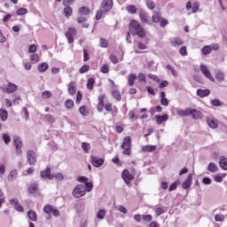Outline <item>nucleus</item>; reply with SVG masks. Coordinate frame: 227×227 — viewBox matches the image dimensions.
Segmentation results:
<instances>
[{
    "label": "nucleus",
    "mask_w": 227,
    "mask_h": 227,
    "mask_svg": "<svg viewBox=\"0 0 227 227\" xmlns=\"http://www.w3.org/2000/svg\"><path fill=\"white\" fill-rule=\"evenodd\" d=\"M129 33L134 36L137 35L139 38H145L146 36V32L145 31V28L136 20H132L129 22Z\"/></svg>",
    "instance_id": "1"
},
{
    "label": "nucleus",
    "mask_w": 227,
    "mask_h": 227,
    "mask_svg": "<svg viewBox=\"0 0 227 227\" xmlns=\"http://www.w3.org/2000/svg\"><path fill=\"white\" fill-rule=\"evenodd\" d=\"M113 8V0H103L100 9L97 12L96 20H100L105 13Z\"/></svg>",
    "instance_id": "2"
},
{
    "label": "nucleus",
    "mask_w": 227,
    "mask_h": 227,
    "mask_svg": "<svg viewBox=\"0 0 227 227\" xmlns=\"http://www.w3.org/2000/svg\"><path fill=\"white\" fill-rule=\"evenodd\" d=\"M41 176L44 180H52V178H57V180H63L64 176L61 172H51V171H41Z\"/></svg>",
    "instance_id": "3"
},
{
    "label": "nucleus",
    "mask_w": 227,
    "mask_h": 227,
    "mask_svg": "<svg viewBox=\"0 0 227 227\" xmlns=\"http://www.w3.org/2000/svg\"><path fill=\"white\" fill-rule=\"evenodd\" d=\"M121 148L123 150V155H130V148H132V140L130 137H124Z\"/></svg>",
    "instance_id": "4"
},
{
    "label": "nucleus",
    "mask_w": 227,
    "mask_h": 227,
    "mask_svg": "<svg viewBox=\"0 0 227 227\" xmlns=\"http://www.w3.org/2000/svg\"><path fill=\"white\" fill-rule=\"evenodd\" d=\"M200 70L203 74L204 77L211 81V82H215V78L213 77L212 73L207 65L200 64Z\"/></svg>",
    "instance_id": "5"
},
{
    "label": "nucleus",
    "mask_w": 227,
    "mask_h": 227,
    "mask_svg": "<svg viewBox=\"0 0 227 227\" xmlns=\"http://www.w3.org/2000/svg\"><path fill=\"white\" fill-rule=\"evenodd\" d=\"M86 194V187L82 184H78L73 191V196L74 198H82Z\"/></svg>",
    "instance_id": "6"
},
{
    "label": "nucleus",
    "mask_w": 227,
    "mask_h": 227,
    "mask_svg": "<svg viewBox=\"0 0 227 227\" xmlns=\"http://www.w3.org/2000/svg\"><path fill=\"white\" fill-rule=\"evenodd\" d=\"M17 85L12 82L0 86V90H2L4 93H13L14 91H17Z\"/></svg>",
    "instance_id": "7"
},
{
    "label": "nucleus",
    "mask_w": 227,
    "mask_h": 227,
    "mask_svg": "<svg viewBox=\"0 0 227 227\" xmlns=\"http://www.w3.org/2000/svg\"><path fill=\"white\" fill-rule=\"evenodd\" d=\"M43 212L45 214H48V215H54V217H59V211H58V209H56V207L51 206V205H47L43 207Z\"/></svg>",
    "instance_id": "8"
},
{
    "label": "nucleus",
    "mask_w": 227,
    "mask_h": 227,
    "mask_svg": "<svg viewBox=\"0 0 227 227\" xmlns=\"http://www.w3.org/2000/svg\"><path fill=\"white\" fill-rule=\"evenodd\" d=\"M219 49V46L217 44H211L207 46H204L201 49V52L204 56H208V54L212 53V51H217Z\"/></svg>",
    "instance_id": "9"
},
{
    "label": "nucleus",
    "mask_w": 227,
    "mask_h": 227,
    "mask_svg": "<svg viewBox=\"0 0 227 227\" xmlns=\"http://www.w3.org/2000/svg\"><path fill=\"white\" fill-rule=\"evenodd\" d=\"M27 162H28V164H30V166H35V164H36V153L35 152L27 151Z\"/></svg>",
    "instance_id": "10"
},
{
    "label": "nucleus",
    "mask_w": 227,
    "mask_h": 227,
    "mask_svg": "<svg viewBox=\"0 0 227 227\" xmlns=\"http://www.w3.org/2000/svg\"><path fill=\"white\" fill-rule=\"evenodd\" d=\"M13 145L16 148V153L20 155L22 153V140L18 136L13 137Z\"/></svg>",
    "instance_id": "11"
},
{
    "label": "nucleus",
    "mask_w": 227,
    "mask_h": 227,
    "mask_svg": "<svg viewBox=\"0 0 227 227\" xmlns=\"http://www.w3.org/2000/svg\"><path fill=\"white\" fill-rule=\"evenodd\" d=\"M77 35L75 28L69 27L67 32H66V37L68 41V43H74V37Z\"/></svg>",
    "instance_id": "12"
},
{
    "label": "nucleus",
    "mask_w": 227,
    "mask_h": 227,
    "mask_svg": "<svg viewBox=\"0 0 227 227\" xmlns=\"http://www.w3.org/2000/svg\"><path fill=\"white\" fill-rule=\"evenodd\" d=\"M121 176L125 184H129L130 182H132V180H134V172L122 171Z\"/></svg>",
    "instance_id": "13"
},
{
    "label": "nucleus",
    "mask_w": 227,
    "mask_h": 227,
    "mask_svg": "<svg viewBox=\"0 0 227 227\" xmlns=\"http://www.w3.org/2000/svg\"><path fill=\"white\" fill-rule=\"evenodd\" d=\"M109 82L112 84V95L114 98H115V100H118V102H120V100H121V94H120V91L115 88L114 81L109 80Z\"/></svg>",
    "instance_id": "14"
},
{
    "label": "nucleus",
    "mask_w": 227,
    "mask_h": 227,
    "mask_svg": "<svg viewBox=\"0 0 227 227\" xmlns=\"http://www.w3.org/2000/svg\"><path fill=\"white\" fill-rule=\"evenodd\" d=\"M10 204L15 208V210H17L18 212H24V207H22V205H20V203L19 202V200L17 199H12L10 200Z\"/></svg>",
    "instance_id": "15"
},
{
    "label": "nucleus",
    "mask_w": 227,
    "mask_h": 227,
    "mask_svg": "<svg viewBox=\"0 0 227 227\" xmlns=\"http://www.w3.org/2000/svg\"><path fill=\"white\" fill-rule=\"evenodd\" d=\"M207 123L210 129H217L219 127V122L213 117H207Z\"/></svg>",
    "instance_id": "16"
},
{
    "label": "nucleus",
    "mask_w": 227,
    "mask_h": 227,
    "mask_svg": "<svg viewBox=\"0 0 227 227\" xmlns=\"http://www.w3.org/2000/svg\"><path fill=\"white\" fill-rule=\"evenodd\" d=\"M91 163H92V166H94L95 168H100V166L104 164V159L92 156Z\"/></svg>",
    "instance_id": "17"
},
{
    "label": "nucleus",
    "mask_w": 227,
    "mask_h": 227,
    "mask_svg": "<svg viewBox=\"0 0 227 227\" xmlns=\"http://www.w3.org/2000/svg\"><path fill=\"white\" fill-rule=\"evenodd\" d=\"M170 43L172 47H180V45H184V40L180 37H174L170 39Z\"/></svg>",
    "instance_id": "18"
},
{
    "label": "nucleus",
    "mask_w": 227,
    "mask_h": 227,
    "mask_svg": "<svg viewBox=\"0 0 227 227\" xmlns=\"http://www.w3.org/2000/svg\"><path fill=\"white\" fill-rule=\"evenodd\" d=\"M104 98H106V95H101L98 97V104L97 106V109L98 113H102L104 111L105 104H104Z\"/></svg>",
    "instance_id": "19"
},
{
    "label": "nucleus",
    "mask_w": 227,
    "mask_h": 227,
    "mask_svg": "<svg viewBox=\"0 0 227 227\" xmlns=\"http://www.w3.org/2000/svg\"><path fill=\"white\" fill-rule=\"evenodd\" d=\"M155 119L158 125H161V123H164V121H168V120L169 119V116L168 114L156 115Z\"/></svg>",
    "instance_id": "20"
},
{
    "label": "nucleus",
    "mask_w": 227,
    "mask_h": 227,
    "mask_svg": "<svg viewBox=\"0 0 227 227\" xmlns=\"http://www.w3.org/2000/svg\"><path fill=\"white\" fill-rule=\"evenodd\" d=\"M192 184V174H190L187 179L183 183L182 187L183 189H189Z\"/></svg>",
    "instance_id": "21"
},
{
    "label": "nucleus",
    "mask_w": 227,
    "mask_h": 227,
    "mask_svg": "<svg viewBox=\"0 0 227 227\" xmlns=\"http://www.w3.org/2000/svg\"><path fill=\"white\" fill-rule=\"evenodd\" d=\"M197 95H198V97H200V98H203L208 97V95H210V90L199 89V90H197Z\"/></svg>",
    "instance_id": "22"
},
{
    "label": "nucleus",
    "mask_w": 227,
    "mask_h": 227,
    "mask_svg": "<svg viewBox=\"0 0 227 227\" xmlns=\"http://www.w3.org/2000/svg\"><path fill=\"white\" fill-rule=\"evenodd\" d=\"M137 79V75L132 73L128 76V84L129 86H134L136 80Z\"/></svg>",
    "instance_id": "23"
},
{
    "label": "nucleus",
    "mask_w": 227,
    "mask_h": 227,
    "mask_svg": "<svg viewBox=\"0 0 227 227\" xmlns=\"http://www.w3.org/2000/svg\"><path fill=\"white\" fill-rule=\"evenodd\" d=\"M27 191H28L29 194L36 193V191H38V184L33 183V184H29Z\"/></svg>",
    "instance_id": "24"
},
{
    "label": "nucleus",
    "mask_w": 227,
    "mask_h": 227,
    "mask_svg": "<svg viewBox=\"0 0 227 227\" xmlns=\"http://www.w3.org/2000/svg\"><path fill=\"white\" fill-rule=\"evenodd\" d=\"M48 68H49V64H47L45 62L39 64L37 67V70L41 74H43V72H47Z\"/></svg>",
    "instance_id": "25"
},
{
    "label": "nucleus",
    "mask_w": 227,
    "mask_h": 227,
    "mask_svg": "<svg viewBox=\"0 0 227 227\" xmlns=\"http://www.w3.org/2000/svg\"><path fill=\"white\" fill-rule=\"evenodd\" d=\"M220 168L227 171V158L224 156H221L219 160Z\"/></svg>",
    "instance_id": "26"
},
{
    "label": "nucleus",
    "mask_w": 227,
    "mask_h": 227,
    "mask_svg": "<svg viewBox=\"0 0 227 227\" xmlns=\"http://www.w3.org/2000/svg\"><path fill=\"white\" fill-rule=\"evenodd\" d=\"M176 114L178 116H189L191 114V108L184 109H176Z\"/></svg>",
    "instance_id": "27"
},
{
    "label": "nucleus",
    "mask_w": 227,
    "mask_h": 227,
    "mask_svg": "<svg viewBox=\"0 0 227 227\" xmlns=\"http://www.w3.org/2000/svg\"><path fill=\"white\" fill-rule=\"evenodd\" d=\"M139 17H140V20L142 22H145L146 24H150V22H148V13H146V12L141 11L139 12Z\"/></svg>",
    "instance_id": "28"
},
{
    "label": "nucleus",
    "mask_w": 227,
    "mask_h": 227,
    "mask_svg": "<svg viewBox=\"0 0 227 227\" xmlns=\"http://www.w3.org/2000/svg\"><path fill=\"white\" fill-rule=\"evenodd\" d=\"M75 91H77V88L75 87V82H71L68 85V93L69 95H75Z\"/></svg>",
    "instance_id": "29"
},
{
    "label": "nucleus",
    "mask_w": 227,
    "mask_h": 227,
    "mask_svg": "<svg viewBox=\"0 0 227 227\" xmlns=\"http://www.w3.org/2000/svg\"><path fill=\"white\" fill-rule=\"evenodd\" d=\"M216 81H218V82H224V73L221 72V71H217L215 73V75Z\"/></svg>",
    "instance_id": "30"
},
{
    "label": "nucleus",
    "mask_w": 227,
    "mask_h": 227,
    "mask_svg": "<svg viewBox=\"0 0 227 227\" xmlns=\"http://www.w3.org/2000/svg\"><path fill=\"white\" fill-rule=\"evenodd\" d=\"M0 118L2 121H6L8 120V111L4 108H0Z\"/></svg>",
    "instance_id": "31"
},
{
    "label": "nucleus",
    "mask_w": 227,
    "mask_h": 227,
    "mask_svg": "<svg viewBox=\"0 0 227 227\" xmlns=\"http://www.w3.org/2000/svg\"><path fill=\"white\" fill-rule=\"evenodd\" d=\"M29 59L31 63L35 65V63H38L40 61V55H38V53H33L30 55Z\"/></svg>",
    "instance_id": "32"
},
{
    "label": "nucleus",
    "mask_w": 227,
    "mask_h": 227,
    "mask_svg": "<svg viewBox=\"0 0 227 227\" xmlns=\"http://www.w3.org/2000/svg\"><path fill=\"white\" fill-rule=\"evenodd\" d=\"M155 150H157V146L156 145H143L142 146V151L143 152H155Z\"/></svg>",
    "instance_id": "33"
},
{
    "label": "nucleus",
    "mask_w": 227,
    "mask_h": 227,
    "mask_svg": "<svg viewBox=\"0 0 227 227\" xmlns=\"http://www.w3.org/2000/svg\"><path fill=\"white\" fill-rule=\"evenodd\" d=\"M106 209H99L97 213V219H98L99 221H102L105 219L106 217Z\"/></svg>",
    "instance_id": "34"
},
{
    "label": "nucleus",
    "mask_w": 227,
    "mask_h": 227,
    "mask_svg": "<svg viewBox=\"0 0 227 227\" xmlns=\"http://www.w3.org/2000/svg\"><path fill=\"white\" fill-rule=\"evenodd\" d=\"M190 114H192V118H194V120H200V118H201V114L195 109L190 108Z\"/></svg>",
    "instance_id": "35"
},
{
    "label": "nucleus",
    "mask_w": 227,
    "mask_h": 227,
    "mask_svg": "<svg viewBox=\"0 0 227 227\" xmlns=\"http://www.w3.org/2000/svg\"><path fill=\"white\" fill-rule=\"evenodd\" d=\"M82 149L83 150V152L85 153H88V152H90V150H91V145L88 142H82Z\"/></svg>",
    "instance_id": "36"
},
{
    "label": "nucleus",
    "mask_w": 227,
    "mask_h": 227,
    "mask_svg": "<svg viewBox=\"0 0 227 227\" xmlns=\"http://www.w3.org/2000/svg\"><path fill=\"white\" fill-rule=\"evenodd\" d=\"M162 20V17L160 12H153V22L159 23Z\"/></svg>",
    "instance_id": "37"
},
{
    "label": "nucleus",
    "mask_w": 227,
    "mask_h": 227,
    "mask_svg": "<svg viewBox=\"0 0 227 227\" xmlns=\"http://www.w3.org/2000/svg\"><path fill=\"white\" fill-rule=\"evenodd\" d=\"M27 216L30 221H37L38 217L36 216V213L33 210L27 212Z\"/></svg>",
    "instance_id": "38"
},
{
    "label": "nucleus",
    "mask_w": 227,
    "mask_h": 227,
    "mask_svg": "<svg viewBox=\"0 0 227 227\" xmlns=\"http://www.w3.org/2000/svg\"><path fill=\"white\" fill-rule=\"evenodd\" d=\"M137 79L140 84H146V75L145 74L143 73L138 74Z\"/></svg>",
    "instance_id": "39"
},
{
    "label": "nucleus",
    "mask_w": 227,
    "mask_h": 227,
    "mask_svg": "<svg viewBox=\"0 0 227 227\" xmlns=\"http://www.w3.org/2000/svg\"><path fill=\"white\" fill-rule=\"evenodd\" d=\"M43 118L45 120V121H47V123L52 124L54 123V121H56V120L54 119V116L51 115V114H45L43 115Z\"/></svg>",
    "instance_id": "40"
},
{
    "label": "nucleus",
    "mask_w": 227,
    "mask_h": 227,
    "mask_svg": "<svg viewBox=\"0 0 227 227\" xmlns=\"http://www.w3.org/2000/svg\"><path fill=\"white\" fill-rule=\"evenodd\" d=\"M116 209H117L119 212H121V214H124V215H127V214H129V210H128L127 207H125V206H123V205H119V206H117V207H116Z\"/></svg>",
    "instance_id": "41"
},
{
    "label": "nucleus",
    "mask_w": 227,
    "mask_h": 227,
    "mask_svg": "<svg viewBox=\"0 0 227 227\" xmlns=\"http://www.w3.org/2000/svg\"><path fill=\"white\" fill-rule=\"evenodd\" d=\"M145 4L148 10H155V2L153 0H146Z\"/></svg>",
    "instance_id": "42"
},
{
    "label": "nucleus",
    "mask_w": 227,
    "mask_h": 227,
    "mask_svg": "<svg viewBox=\"0 0 227 227\" xmlns=\"http://www.w3.org/2000/svg\"><path fill=\"white\" fill-rule=\"evenodd\" d=\"M224 178H226V174L222 173V174H218L216 176H215V181L221 183L223 182V180H224Z\"/></svg>",
    "instance_id": "43"
},
{
    "label": "nucleus",
    "mask_w": 227,
    "mask_h": 227,
    "mask_svg": "<svg viewBox=\"0 0 227 227\" xmlns=\"http://www.w3.org/2000/svg\"><path fill=\"white\" fill-rule=\"evenodd\" d=\"M51 97H52V92L49 90H44L42 92V98H43V100H47V98H51Z\"/></svg>",
    "instance_id": "44"
},
{
    "label": "nucleus",
    "mask_w": 227,
    "mask_h": 227,
    "mask_svg": "<svg viewBox=\"0 0 227 227\" xmlns=\"http://www.w3.org/2000/svg\"><path fill=\"white\" fill-rule=\"evenodd\" d=\"M86 20V18L85 17H79L77 19V22L78 24H82V27H89L90 25L88 23H84V21Z\"/></svg>",
    "instance_id": "45"
},
{
    "label": "nucleus",
    "mask_w": 227,
    "mask_h": 227,
    "mask_svg": "<svg viewBox=\"0 0 227 227\" xmlns=\"http://www.w3.org/2000/svg\"><path fill=\"white\" fill-rule=\"evenodd\" d=\"M99 45L103 49H106V47L109 46V43L107 42V40L106 38H100Z\"/></svg>",
    "instance_id": "46"
},
{
    "label": "nucleus",
    "mask_w": 227,
    "mask_h": 227,
    "mask_svg": "<svg viewBox=\"0 0 227 227\" xmlns=\"http://www.w3.org/2000/svg\"><path fill=\"white\" fill-rule=\"evenodd\" d=\"M80 15H88L90 13V9L86 6L81 7L79 9Z\"/></svg>",
    "instance_id": "47"
},
{
    "label": "nucleus",
    "mask_w": 227,
    "mask_h": 227,
    "mask_svg": "<svg viewBox=\"0 0 227 227\" xmlns=\"http://www.w3.org/2000/svg\"><path fill=\"white\" fill-rule=\"evenodd\" d=\"M199 10H200V3L198 2L193 3L192 6V13H198Z\"/></svg>",
    "instance_id": "48"
},
{
    "label": "nucleus",
    "mask_w": 227,
    "mask_h": 227,
    "mask_svg": "<svg viewBox=\"0 0 227 227\" xmlns=\"http://www.w3.org/2000/svg\"><path fill=\"white\" fill-rule=\"evenodd\" d=\"M20 102H22V99L20 98V96L14 95V98L12 100V104L14 106H19V105H20Z\"/></svg>",
    "instance_id": "49"
},
{
    "label": "nucleus",
    "mask_w": 227,
    "mask_h": 227,
    "mask_svg": "<svg viewBox=\"0 0 227 227\" xmlns=\"http://www.w3.org/2000/svg\"><path fill=\"white\" fill-rule=\"evenodd\" d=\"M95 84V79L90 78L87 81V88L88 90H93V85Z\"/></svg>",
    "instance_id": "50"
},
{
    "label": "nucleus",
    "mask_w": 227,
    "mask_h": 227,
    "mask_svg": "<svg viewBox=\"0 0 227 227\" xmlns=\"http://www.w3.org/2000/svg\"><path fill=\"white\" fill-rule=\"evenodd\" d=\"M126 10L129 13H136L137 12L136 5H129Z\"/></svg>",
    "instance_id": "51"
},
{
    "label": "nucleus",
    "mask_w": 227,
    "mask_h": 227,
    "mask_svg": "<svg viewBox=\"0 0 227 227\" xmlns=\"http://www.w3.org/2000/svg\"><path fill=\"white\" fill-rule=\"evenodd\" d=\"M167 69L171 71L174 77H178V72H176L175 67H172L171 65H167Z\"/></svg>",
    "instance_id": "52"
},
{
    "label": "nucleus",
    "mask_w": 227,
    "mask_h": 227,
    "mask_svg": "<svg viewBox=\"0 0 227 227\" xmlns=\"http://www.w3.org/2000/svg\"><path fill=\"white\" fill-rule=\"evenodd\" d=\"M65 106L67 107V109H72V107H74V100L72 99L66 100Z\"/></svg>",
    "instance_id": "53"
},
{
    "label": "nucleus",
    "mask_w": 227,
    "mask_h": 227,
    "mask_svg": "<svg viewBox=\"0 0 227 227\" xmlns=\"http://www.w3.org/2000/svg\"><path fill=\"white\" fill-rule=\"evenodd\" d=\"M64 13L66 17H70L72 15V7L70 6H66L64 9Z\"/></svg>",
    "instance_id": "54"
},
{
    "label": "nucleus",
    "mask_w": 227,
    "mask_h": 227,
    "mask_svg": "<svg viewBox=\"0 0 227 227\" xmlns=\"http://www.w3.org/2000/svg\"><path fill=\"white\" fill-rule=\"evenodd\" d=\"M92 190H93V184H91L90 182H86L85 183V191L87 192H91Z\"/></svg>",
    "instance_id": "55"
},
{
    "label": "nucleus",
    "mask_w": 227,
    "mask_h": 227,
    "mask_svg": "<svg viewBox=\"0 0 227 227\" xmlns=\"http://www.w3.org/2000/svg\"><path fill=\"white\" fill-rule=\"evenodd\" d=\"M2 139H4V143H5L6 145H8V144L12 141V139L10 138V135H8V134H6V133H4V134L2 135Z\"/></svg>",
    "instance_id": "56"
},
{
    "label": "nucleus",
    "mask_w": 227,
    "mask_h": 227,
    "mask_svg": "<svg viewBox=\"0 0 227 227\" xmlns=\"http://www.w3.org/2000/svg\"><path fill=\"white\" fill-rule=\"evenodd\" d=\"M207 169L209 171H217V165H215V163H214V162H211L208 164Z\"/></svg>",
    "instance_id": "57"
},
{
    "label": "nucleus",
    "mask_w": 227,
    "mask_h": 227,
    "mask_svg": "<svg viewBox=\"0 0 227 227\" xmlns=\"http://www.w3.org/2000/svg\"><path fill=\"white\" fill-rule=\"evenodd\" d=\"M102 74H109V65L105 64L101 67Z\"/></svg>",
    "instance_id": "58"
},
{
    "label": "nucleus",
    "mask_w": 227,
    "mask_h": 227,
    "mask_svg": "<svg viewBox=\"0 0 227 227\" xmlns=\"http://www.w3.org/2000/svg\"><path fill=\"white\" fill-rule=\"evenodd\" d=\"M154 211L156 214V217H159V215H162V214H164V208L162 207H156Z\"/></svg>",
    "instance_id": "59"
},
{
    "label": "nucleus",
    "mask_w": 227,
    "mask_h": 227,
    "mask_svg": "<svg viewBox=\"0 0 227 227\" xmlns=\"http://www.w3.org/2000/svg\"><path fill=\"white\" fill-rule=\"evenodd\" d=\"M215 221H216V223H223V221H224V216L222 214L216 215L215 216Z\"/></svg>",
    "instance_id": "60"
},
{
    "label": "nucleus",
    "mask_w": 227,
    "mask_h": 227,
    "mask_svg": "<svg viewBox=\"0 0 227 227\" xmlns=\"http://www.w3.org/2000/svg\"><path fill=\"white\" fill-rule=\"evenodd\" d=\"M142 219L145 223H150V221H152V219H153V216L151 215H142Z\"/></svg>",
    "instance_id": "61"
},
{
    "label": "nucleus",
    "mask_w": 227,
    "mask_h": 227,
    "mask_svg": "<svg viewBox=\"0 0 227 227\" xmlns=\"http://www.w3.org/2000/svg\"><path fill=\"white\" fill-rule=\"evenodd\" d=\"M90 70V66L84 65L80 68V74H86Z\"/></svg>",
    "instance_id": "62"
},
{
    "label": "nucleus",
    "mask_w": 227,
    "mask_h": 227,
    "mask_svg": "<svg viewBox=\"0 0 227 227\" xmlns=\"http://www.w3.org/2000/svg\"><path fill=\"white\" fill-rule=\"evenodd\" d=\"M26 13H27V9L26 8H20L17 11V15H26Z\"/></svg>",
    "instance_id": "63"
},
{
    "label": "nucleus",
    "mask_w": 227,
    "mask_h": 227,
    "mask_svg": "<svg viewBox=\"0 0 227 227\" xmlns=\"http://www.w3.org/2000/svg\"><path fill=\"white\" fill-rule=\"evenodd\" d=\"M28 52L35 54V52H36V44H31L28 48Z\"/></svg>",
    "instance_id": "64"
}]
</instances>
